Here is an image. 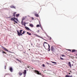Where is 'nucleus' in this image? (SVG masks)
<instances>
[{
    "label": "nucleus",
    "instance_id": "31",
    "mask_svg": "<svg viewBox=\"0 0 77 77\" xmlns=\"http://www.w3.org/2000/svg\"><path fill=\"white\" fill-rule=\"evenodd\" d=\"M69 77V76L66 75V76L65 77Z\"/></svg>",
    "mask_w": 77,
    "mask_h": 77
},
{
    "label": "nucleus",
    "instance_id": "8",
    "mask_svg": "<svg viewBox=\"0 0 77 77\" xmlns=\"http://www.w3.org/2000/svg\"><path fill=\"white\" fill-rule=\"evenodd\" d=\"M69 66L70 67V68H72L71 64V62H69L68 63Z\"/></svg>",
    "mask_w": 77,
    "mask_h": 77
},
{
    "label": "nucleus",
    "instance_id": "36",
    "mask_svg": "<svg viewBox=\"0 0 77 77\" xmlns=\"http://www.w3.org/2000/svg\"><path fill=\"white\" fill-rule=\"evenodd\" d=\"M40 26L41 27V29H42V27L41 26V25H40Z\"/></svg>",
    "mask_w": 77,
    "mask_h": 77
},
{
    "label": "nucleus",
    "instance_id": "33",
    "mask_svg": "<svg viewBox=\"0 0 77 77\" xmlns=\"http://www.w3.org/2000/svg\"><path fill=\"white\" fill-rule=\"evenodd\" d=\"M5 69H6V66H5Z\"/></svg>",
    "mask_w": 77,
    "mask_h": 77
},
{
    "label": "nucleus",
    "instance_id": "26",
    "mask_svg": "<svg viewBox=\"0 0 77 77\" xmlns=\"http://www.w3.org/2000/svg\"><path fill=\"white\" fill-rule=\"evenodd\" d=\"M51 62H52V63H55V64H56V62H53V61H51Z\"/></svg>",
    "mask_w": 77,
    "mask_h": 77
},
{
    "label": "nucleus",
    "instance_id": "16",
    "mask_svg": "<svg viewBox=\"0 0 77 77\" xmlns=\"http://www.w3.org/2000/svg\"><path fill=\"white\" fill-rule=\"evenodd\" d=\"M21 23L22 25H23L24 24V22H23V21H21Z\"/></svg>",
    "mask_w": 77,
    "mask_h": 77
},
{
    "label": "nucleus",
    "instance_id": "17",
    "mask_svg": "<svg viewBox=\"0 0 77 77\" xmlns=\"http://www.w3.org/2000/svg\"><path fill=\"white\" fill-rule=\"evenodd\" d=\"M29 26H30V27H33V25L32 24H30L29 25Z\"/></svg>",
    "mask_w": 77,
    "mask_h": 77
},
{
    "label": "nucleus",
    "instance_id": "29",
    "mask_svg": "<svg viewBox=\"0 0 77 77\" xmlns=\"http://www.w3.org/2000/svg\"><path fill=\"white\" fill-rule=\"evenodd\" d=\"M24 18H22V21H24Z\"/></svg>",
    "mask_w": 77,
    "mask_h": 77
},
{
    "label": "nucleus",
    "instance_id": "19",
    "mask_svg": "<svg viewBox=\"0 0 77 77\" xmlns=\"http://www.w3.org/2000/svg\"><path fill=\"white\" fill-rule=\"evenodd\" d=\"M16 20L17 21H18V19L17 18H16V17H14V20Z\"/></svg>",
    "mask_w": 77,
    "mask_h": 77
},
{
    "label": "nucleus",
    "instance_id": "14",
    "mask_svg": "<svg viewBox=\"0 0 77 77\" xmlns=\"http://www.w3.org/2000/svg\"><path fill=\"white\" fill-rule=\"evenodd\" d=\"M16 60H17V61L20 62V63H21V61H20L19 59H18V58H16Z\"/></svg>",
    "mask_w": 77,
    "mask_h": 77
},
{
    "label": "nucleus",
    "instance_id": "18",
    "mask_svg": "<svg viewBox=\"0 0 77 77\" xmlns=\"http://www.w3.org/2000/svg\"><path fill=\"white\" fill-rule=\"evenodd\" d=\"M19 16H20V14H17L16 15V17H19Z\"/></svg>",
    "mask_w": 77,
    "mask_h": 77
},
{
    "label": "nucleus",
    "instance_id": "3",
    "mask_svg": "<svg viewBox=\"0 0 77 77\" xmlns=\"http://www.w3.org/2000/svg\"><path fill=\"white\" fill-rule=\"evenodd\" d=\"M10 20H11V21H14V22H15V23H17V24L18 23V22L15 20V17L11 18Z\"/></svg>",
    "mask_w": 77,
    "mask_h": 77
},
{
    "label": "nucleus",
    "instance_id": "4",
    "mask_svg": "<svg viewBox=\"0 0 77 77\" xmlns=\"http://www.w3.org/2000/svg\"><path fill=\"white\" fill-rule=\"evenodd\" d=\"M51 50L52 51H54L55 50V49H54V46H52L51 47Z\"/></svg>",
    "mask_w": 77,
    "mask_h": 77
},
{
    "label": "nucleus",
    "instance_id": "27",
    "mask_svg": "<svg viewBox=\"0 0 77 77\" xmlns=\"http://www.w3.org/2000/svg\"><path fill=\"white\" fill-rule=\"evenodd\" d=\"M2 53H4L5 54H6V53L3 51H2Z\"/></svg>",
    "mask_w": 77,
    "mask_h": 77
},
{
    "label": "nucleus",
    "instance_id": "6",
    "mask_svg": "<svg viewBox=\"0 0 77 77\" xmlns=\"http://www.w3.org/2000/svg\"><path fill=\"white\" fill-rule=\"evenodd\" d=\"M26 72H27V71L26 70H24L23 72V75H26Z\"/></svg>",
    "mask_w": 77,
    "mask_h": 77
},
{
    "label": "nucleus",
    "instance_id": "43",
    "mask_svg": "<svg viewBox=\"0 0 77 77\" xmlns=\"http://www.w3.org/2000/svg\"><path fill=\"white\" fill-rule=\"evenodd\" d=\"M73 64H72V66H73Z\"/></svg>",
    "mask_w": 77,
    "mask_h": 77
},
{
    "label": "nucleus",
    "instance_id": "2",
    "mask_svg": "<svg viewBox=\"0 0 77 77\" xmlns=\"http://www.w3.org/2000/svg\"><path fill=\"white\" fill-rule=\"evenodd\" d=\"M34 72H35L36 74H38V75H41V73H39V71L37 70H35L33 71Z\"/></svg>",
    "mask_w": 77,
    "mask_h": 77
},
{
    "label": "nucleus",
    "instance_id": "21",
    "mask_svg": "<svg viewBox=\"0 0 77 77\" xmlns=\"http://www.w3.org/2000/svg\"><path fill=\"white\" fill-rule=\"evenodd\" d=\"M48 38H49V40H51V39H52L51 38V37H49Z\"/></svg>",
    "mask_w": 77,
    "mask_h": 77
},
{
    "label": "nucleus",
    "instance_id": "1",
    "mask_svg": "<svg viewBox=\"0 0 77 77\" xmlns=\"http://www.w3.org/2000/svg\"><path fill=\"white\" fill-rule=\"evenodd\" d=\"M22 32H23V30L21 29L20 30V32L18 31L17 30V34L18 36H23V34H24V33H25V32H24V31H23L22 33Z\"/></svg>",
    "mask_w": 77,
    "mask_h": 77
},
{
    "label": "nucleus",
    "instance_id": "15",
    "mask_svg": "<svg viewBox=\"0 0 77 77\" xmlns=\"http://www.w3.org/2000/svg\"><path fill=\"white\" fill-rule=\"evenodd\" d=\"M35 16L37 17H39V15L38 14H35Z\"/></svg>",
    "mask_w": 77,
    "mask_h": 77
},
{
    "label": "nucleus",
    "instance_id": "30",
    "mask_svg": "<svg viewBox=\"0 0 77 77\" xmlns=\"http://www.w3.org/2000/svg\"><path fill=\"white\" fill-rule=\"evenodd\" d=\"M67 50L68 51H71V50L70 49H68Z\"/></svg>",
    "mask_w": 77,
    "mask_h": 77
},
{
    "label": "nucleus",
    "instance_id": "47",
    "mask_svg": "<svg viewBox=\"0 0 77 77\" xmlns=\"http://www.w3.org/2000/svg\"><path fill=\"white\" fill-rule=\"evenodd\" d=\"M40 38H41V37H40Z\"/></svg>",
    "mask_w": 77,
    "mask_h": 77
},
{
    "label": "nucleus",
    "instance_id": "12",
    "mask_svg": "<svg viewBox=\"0 0 77 77\" xmlns=\"http://www.w3.org/2000/svg\"><path fill=\"white\" fill-rule=\"evenodd\" d=\"M72 53H74V52H76L77 51V50H75V49H73L72 50Z\"/></svg>",
    "mask_w": 77,
    "mask_h": 77
},
{
    "label": "nucleus",
    "instance_id": "35",
    "mask_svg": "<svg viewBox=\"0 0 77 77\" xmlns=\"http://www.w3.org/2000/svg\"><path fill=\"white\" fill-rule=\"evenodd\" d=\"M35 36H37L39 37V36L38 35L36 34H35Z\"/></svg>",
    "mask_w": 77,
    "mask_h": 77
},
{
    "label": "nucleus",
    "instance_id": "9",
    "mask_svg": "<svg viewBox=\"0 0 77 77\" xmlns=\"http://www.w3.org/2000/svg\"><path fill=\"white\" fill-rule=\"evenodd\" d=\"M25 28L27 30H30V31H31V30H30V29H29V27L26 26V27H25Z\"/></svg>",
    "mask_w": 77,
    "mask_h": 77
},
{
    "label": "nucleus",
    "instance_id": "38",
    "mask_svg": "<svg viewBox=\"0 0 77 77\" xmlns=\"http://www.w3.org/2000/svg\"><path fill=\"white\" fill-rule=\"evenodd\" d=\"M63 56H64V55H62V57H63Z\"/></svg>",
    "mask_w": 77,
    "mask_h": 77
},
{
    "label": "nucleus",
    "instance_id": "22",
    "mask_svg": "<svg viewBox=\"0 0 77 77\" xmlns=\"http://www.w3.org/2000/svg\"><path fill=\"white\" fill-rule=\"evenodd\" d=\"M40 27V26H39V25L38 24L36 25V27Z\"/></svg>",
    "mask_w": 77,
    "mask_h": 77
},
{
    "label": "nucleus",
    "instance_id": "5",
    "mask_svg": "<svg viewBox=\"0 0 77 77\" xmlns=\"http://www.w3.org/2000/svg\"><path fill=\"white\" fill-rule=\"evenodd\" d=\"M2 48L3 50H5L6 51H8V50L6 48H5L3 46H2Z\"/></svg>",
    "mask_w": 77,
    "mask_h": 77
},
{
    "label": "nucleus",
    "instance_id": "10",
    "mask_svg": "<svg viewBox=\"0 0 77 77\" xmlns=\"http://www.w3.org/2000/svg\"><path fill=\"white\" fill-rule=\"evenodd\" d=\"M10 71L11 72H13V69L12 67H11L10 68Z\"/></svg>",
    "mask_w": 77,
    "mask_h": 77
},
{
    "label": "nucleus",
    "instance_id": "46",
    "mask_svg": "<svg viewBox=\"0 0 77 77\" xmlns=\"http://www.w3.org/2000/svg\"><path fill=\"white\" fill-rule=\"evenodd\" d=\"M30 67L31 68H32V67Z\"/></svg>",
    "mask_w": 77,
    "mask_h": 77
},
{
    "label": "nucleus",
    "instance_id": "28",
    "mask_svg": "<svg viewBox=\"0 0 77 77\" xmlns=\"http://www.w3.org/2000/svg\"><path fill=\"white\" fill-rule=\"evenodd\" d=\"M42 66H43V67H45V65L44 64H42Z\"/></svg>",
    "mask_w": 77,
    "mask_h": 77
},
{
    "label": "nucleus",
    "instance_id": "34",
    "mask_svg": "<svg viewBox=\"0 0 77 77\" xmlns=\"http://www.w3.org/2000/svg\"><path fill=\"white\" fill-rule=\"evenodd\" d=\"M39 30H38V31H37V32H38V33H39Z\"/></svg>",
    "mask_w": 77,
    "mask_h": 77
},
{
    "label": "nucleus",
    "instance_id": "45",
    "mask_svg": "<svg viewBox=\"0 0 77 77\" xmlns=\"http://www.w3.org/2000/svg\"><path fill=\"white\" fill-rule=\"evenodd\" d=\"M76 56H77V54H76Z\"/></svg>",
    "mask_w": 77,
    "mask_h": 77
},
{
    "label": "nucleus",
    "instance_id": "7",
    "mask_svg": "<svg viewBox=\"0 0 77 77\" xmlns=\"http://www.w3.org/2000/svg\"><path fill=\"white\" fill-rule=\"evenodd\" d=\"M10 7L11 8H14V9H15V6L13 5H12L10 6Z\"/></svg>",
    "mask_w": 77,
    "mask_h": 77
},
{
    "label": "nucleus",
    "instance_id": "20",
    "mask_svg": "<svg viewBox=\"0 0 77 77\" xmlns=\"http://www.w3.org/2000/svg\"><path fill=\"white\" fill-rule=\"evenodd\" d=\"M27 33L28 35H32V34H31V33H29V32H27Z\"/></svg>",
    "mask_w": 77,
    "mask_h": 77
},
{
    "label": "nucleus",
    "instance_id": "37",
    "mask_svg": "<svg viewBox=\"0 0 77 77\" xmlns=\"http://www.w3.org/2000/svg\"><path fill=\"white\" fill-rule=\"evenodd\" d=\"M69 77H72V75H71V76H69Z\"/></svg>",
    "mask_w": 77,
    "mask_h": 77
},
{
    "label": "nucleus",
    "instance_id": "39",
    "mask_svg": "<svg viewBox=\"0 0 77 77\" xmlns=\"http://www.w3.org/2000/svg\"><path fill=\"white\" fill-rule=\"evenodd\" d=\"M27 68H30V66H27Z\"/></svg>",
    "mask_w": 77,
    "mask_h": 77
},
{
    "label": "nucleus",
    "instance_id": "25",
    "mask_svg": "<svg viewBox=\"0 0 77 77\" xmlns=\"http://www.w3.org/2000/svg\"><path fill=\"white\" fill-rule=\"evenodd\" d=\"M60 59H61V60H64L63 58H62V57H60Z\"/></svg>",
    "mask_w": 77,
    "mask_h": 77
},
{
    "label": "nucleus",
    "instance_id": "42",
    "mask_svg": "<svg viewBox=\"0 0 77 77\" xmlns=\"http://www.w3.org/2000/svg\"><path fill=\"white\" fill-rule=\"evenodd\" d=\"M32 68V69H33V68Z\"/></svg>",
    "mask_w": 77,
    "mask_h": 77
},
{
    "label": "nucleus",
    "instance_id": "13",
    "mask_svg": "<svg viewBox=\"0 0 77 77\" xmlns=\"http://www.w3.org/2000/svg\"><path fill=\"white\" fill-rule=\"evenodd\" d=\"M19 75H23V73L21 72H19Z\"/></svg>",
    "mask_w": 77,
    "mask_h": 77
},
{
    "label": "nucleus",
    "instance_id": "24",
    "mask_svg": "<svg viewBox=\"0 0 77 77\" xmlns=\"http://www.w3.org/2000/svg\"><path fill=\"white\" fill-rule=\"evenodd\" d=\"M26 24H27V23H26V22H24V24L23 25H24V26H26Z\"/></svg>",
    "mask_w": 77,
    "mask_h": 77
},
{
    "label": "nucleus",
    "instance_id": "44",
    "mask_svg": "<svg viewBox=\"0 0 77 77\" xmlns=\"http://www.w3.org/2000/svg\"><path fill=\"white\" fill-rule=\"evenodd\" d=\"M69 74H70V73H69Z\"/></svg>",
    "mask_w": 77,
    "mask_h": 77
},
{
    "label": "nucleus",
    "instance_id": "32",
    "mask_svg": "<svg viewBox=\"0 0 77 77\" xmlns=\"http://www.w3.org/2000/svg\"><path fill=\"white\" fill-rule=\"evenodd\" d=\"M71 59H74V57H71Z\"/></svg>",
    "mask_w": 77,
    "mask_h": 77
},
{
    "label": "nucleus",
    "instance_id": "41",
    "mask_svg": "<svg viewBox=\"0 0 77 77\" xmlns=\"http://www.w3.org/2000/svg\"><path fill=\"white\" fill-rule=\"evenodd\" d=\"M32 20H34V18H32Z\"/></svg>",
    "mask_w": 77,
    "mask_h": 77
},
{
    "label": "nucleus",
    "instance_id": "40",
    "mask_svg": "<svg viewBox=\"0 0 77 77\" xmlns=\"http://www.w3.org/2000/svg\"><path fill=\"white\" fill-rule=\"evenodd\" d=\"M14 24H15V23H14Z\"/></svg>",
    "mask_w": 77,
    "mask_h": 77
},
{
    "label": "nucleus",
    "instance_id": "11",
    "mask_svg": "<svg viewBox=\"0 0 77 77\" xmlns=\"http://www.w3.org/2000/svg\"><path fill=\"white\" fill-rule=\"evenodd\" d=\"M16 13H17V12H14V13H13V17H15V14H16Z\"/></svg>",
    "mask_w": 77,
    "mask_h": 77
},
{
    "label": "nucleus",
    "instance_id": "23",
    "mask_svg": "<svg viewBox=\"0 0 77 77\" xmlns=\"http://www.w3.org/2000/svg\"><path fill=\"white\" fill-rule=\"evenodd\" d=\"M48 51H50V45H48Z\"/></svg>",
    "mask_w": 77,
    "mask_h": 77
}]
</instances>
